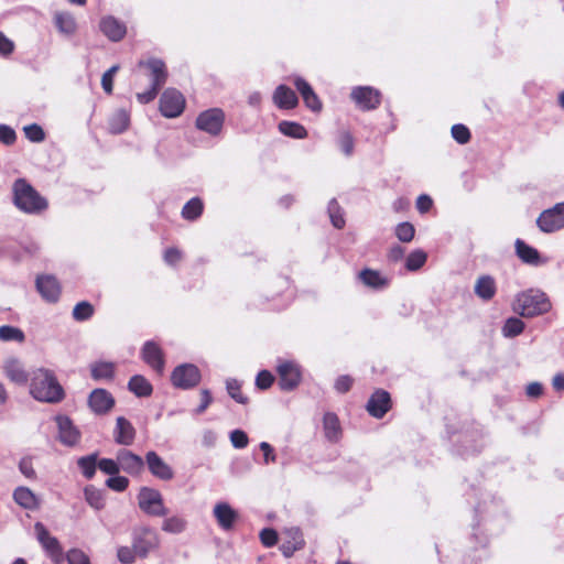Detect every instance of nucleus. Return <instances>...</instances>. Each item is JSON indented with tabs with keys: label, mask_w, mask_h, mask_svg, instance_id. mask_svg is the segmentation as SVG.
<instances>
[{
	"label": "nucleus",
	"mask_w": 564,
	"mask_h": 564,
	"mask_svg": "<svg viewBox=\"0 0 564 564\" xmlns=\"http://www.w3.org/2000/svg\"><path fill=\"white\" fill-rule=\"evenodd\" d=\"M30 392L34 399L47 403H58L65 397L64 389L54 372L44 368L34 371Z\"/></svg>",
	"instance_id": "nucleus-1"
},
{
	"label": "nucleus",
	"mask_w": 564,
	"mask_h": 564,
	"mask_svg": "<svg viewBox=\"0 0 564 564\" xmlns=\"http://www.w3.org/2000/svg\"><path fill=\"white\" fill-rule=\"evenodd\" d=\"M14 206L30 215H39L46 210L48 203L26 180L18 178L12 185Z\"/></svg>",
	"instance_id": "nucleus-2"
},
{
	"label": "nucleus",
	"mask_w": 564,
	"mask_h": 564,
	"mask_svg": "<svg viewBox=\"0 0 564 564\" xmlns=\"http://www.w3.org/2000/svg\"><path fill=\"white\" fill-rule=\"evenodd\" d=\"M552 305L547 295L539 290H528L517 295L514 311L522 317L543 315Z\"/></svg>",
	"instance_id": "nucleus-3"
},
{
	"label": "nucleus",
	"mask_w": 564,
	"mask_h": 564,
	"mask_svg": "<svg viewBox=\"0 0 564 564\" xmlns=\"http://www.w3.org/2000/svg\"><path fill=\"white\" fill-rule=\"evenodd\" d=\"M131 543L138 553V557L145 558L160 546V536L156 530L149 525H140L132 529Z\"/></svg>",
	"instance_id": "nucleus-4"
},
{
	"label": "nucleus",
	"mask_w": 564,
	"mask_h": 564,
	"mask_svg": "<svg viewBox=\"0 0 564 564\" xmlns=\"http://www.w3.org/2000/svg\"><path fill=\"white\" fill-rule=\"evenodd\" d=\"M276 371L279 375V387L283 391H293L302 380L301 366L295 360H276Z\"/></svg>",
	"instance_id": "nucleus-5"
},
{
	"label": "nucleus",
	"mask_w": 564,
	"mask_h": 564,
	"mask_svg": "<svg viewBox=\"0 0 564 564\" xmlns=\"http://www.w3.org/2000/svg\"><path fill=\"white\" fill-rule=\"evenodd\" d=\"M139 508L149 516L163 517L167 509L163 503L161 492L154 488L142 487L138 494Z\"/></svg>",
	"instance_id": "nucleus-6"
},
{
	"label": "nucleus",
	"mask_w": 564,
	"mask_h": 564,
	"mask_svg": "<svg viewBox=\"0 0 564 564\" xmlns=\"http://www.w3.org/2000/svg\"><path fill=\"white\" fill-rule=\"evenodd\" d=\"M225 118L226 116L223 109L210 108L202 111L197 116L195 126L198 130L212 137H217L223 131Z\"/></svg>",
	"instance_id": "nucleus-7"
},
{
	"label": "nucleus",
	"mask_w": 564,
	"mask_h": 564,
	"mask_svg": "<svg viewBox=\"0 0 564 564\" xmlns=\"http://www.w3.org/2000/svg\"><path fill=\"white\" fill-rule=\"evenodd\" d=\"M200 378V370L193 364L178 365L174 368L171 375L172 384L182 390H188L196 387L199 383Z\"/></svg>",
	"instance_id": "nucleus-8"
},
{
	"label": "nucleus",
	"mask_w": 564,
	"mask_h": 564,
	"mask_svg": "<svg viewBox=\"0 0 564 564\" xmlns=\"http://www.w3.org/2000/svg\"><path fill=\"white\" fill-rule=\"evenodd\" d=\"M185 108L184 96L175 88H167L160 98V112L165 118H176Z\"/></svg>",
	"instance_id": "nucleus-9"
},
{
	"label": "nucleus",
	"mask_w": 564,
	"mask_h": 564,
	"mask_svg": "<svg viewBox=\"0 0 564 564\" xmlns=\"http://www.w3.org/2000/svg\"><path fill=\"white\" fill-rule=\"evenodd\" d=\"M541 231L550 234L564 228V202L543 210L536 219Z\"/></svg>",
	"instance_id": "nucleus-10"
},
{
	"label": "nucleus",
	"mask_w": 564,
	"mask_h": 564,
	"mask_svg": "<svg viewBox=\"0 0 564 564\" xmlns=\"http://www.w3.org/2000/svg\"><path fill=\"white\" fill-rule=\"evenodd\" d=\"M350 98L362 111L375 110L381 104V93L371 86L354 87Z\"/></svg>",
	"instance_id": "nucleus-11"
},
{
	"label": "nucleus",
	"mask_w": 564,
	"mask_h": 564,
	"mask_svg": "<svg viewBox=\"0 0 564 564\" xmlns=\"http://www.w3.org/2000/svg\"><path fill=\"white\" fill-rule=\"evenodd\" d=\"M36 539L53 562L59 563L63 560V549L59 541L52 536L42 522L34 524Z\"/></svg>",
	"instance_id": "nucleus-12"
},
{
	"label": "nucleus",
	"mask_w": 564,
	"mask_h": 564,
	"mask_svg": "<svg viewBox=\"0 0 564 564\" xmlns=\"http://www.w3.org/2000/svg\"><path fill=\"white\" fill-rule=\"evenodd\" d=\"M88 406L96 415L109 413L116 404L112 394L102 388L94 389L88 395Z\"/></svg>",
	"instance_id": "nucleus-13"
},
{
	"label": "nucleus",
	"mask_w": 564,
	"mask_h": 564,
	"mask_svg": "<svg viewBox=\"0 0 564 564\" xmlns=\"http://www.w3.org/2000/svg\"><path fill=\"white\" fill-rule=\"evenodd\" d=\"M35 286L44 301L48 303H56L59 300L62 288L54 275H37Z\"/></svg>",
	"instance_id": "nucleus-14"
},
{
	"label": "nucleus",
	"mask_w": 564,
	"mask_h": 564,
	"mask_svg": "<svg viewBox=\"0 0 564 564\" xmlns=\"http://www.w3.org/2000/svg\"><path fill=\"white\" fill-rule=\"evenodd\" d=\"M55 422L58 429V441L63 445L72 447L79 443L80 432L68 416L57 415Z\"/></svg>",
	"instance_id": "nucleus-15"
},
{
	"label": "nucleus",
	"mask_w": 564,
	"mask_h": 564,
	"mask_svg": "<svg viewBox=\"0 0 564 564\" xmlns=\"http://www.w3.org/2000/svg\"><path fill=\"white\" fill-rule=\"evenodd\" d=\"M366 409L368 413L376 417L381 419L391 409L390 393L383 389H377L369 398Z\"/></svg>",
	"instance_id": "nucleus-16"
},
{
	"label": "nucleus",
	"mask_w": 564,
	"mask_h": 564,
	"mask_svg": "<svg viewBox=\"0 0 564 564\" xmlns=\"http://www.w3.org/2000/svg\"><path fill=\"white\" fill-rule=\"evenodd\" d=\"M145 464L153 477L164 481L173 479V468L156 452L150 451L145 454Z\"/></svg>",
	"instance_id": "nucleus-17"
},
{
	"label": "nucleus",
	"mask_w": 564,
	"mask_h": 564,
	"mask_svg": "<svg viewBox=\"0 0 564 564\" xmlns=\"http://www.w3.org/2000/svg\"><path fill=\"white\" fill-rule=\"evenodd\" d=\"M117 458L119 459L120 470L131 476H138L144 469L145 460L129 449H119L117 452Z\"/></svg>",
	"instance_id": "nucleus-18"
},
{
	"label": "nucleus",
	"mask_w": 564,
	"mask_h": 564,
	"mask_svg": "<svg viewBox=\"0 0 564 564\" xmlns=\"http://www.w3.org/2000/svg\"><path fill=\"white\" fill-rule=\"evenodd\" d=\"M141 357L143 361L158 373L163 372L165 364L164 356L162 349L156 343L152 340L145 341L141 349Z\"/></svg>",
	"instance_id": "nucleus-19"
},
{
	"label": "nucleus",
	"mask_w": 564,
	"mask_h": 564,
	"mask_svg": "<svg viewBox=\"0 0 564 564\" xmlns=\"http://www.w3.org/2000/svg\"><path fill=\"white\" fill-rule=\"evenodd\" d=\"M139 65L148 69V76L150 78L151 85L161 89L167 79L165 63L160 58L153 57L147 61H141Z\"/></svg>",
	"instance_id": "nucleus-20"
},
{
	"label": "nucleus",
	"mask_w": 564,
	"mask_h": 564,
	"mask_svg": "<svg viewBox=\"0 0 564 564\" xmlns=\"http://www.w3.org/2000/svg\"><path fill=\"white\" fill-rule=\"evenodd\" d=\"M213 514L217 524L224 531L232 530L239 518L238 512L228 502L216 503L213 509Z\"/></svg>",
	"instance_id": "nucleus-21"
},
{
	"label": "nucleus",
	"mask_w": 564,
	"mask_h": 564,
	"mask_svg": "<svg viewBox=\"0 0 564 564\" xmlns=\"http://www.w3.org/2000/svg\"><path fill=\"white\" fill-rule=\"evenodd\" d=\"M514 249L517 257L525 264L539 267L547 262L546 259L541 257L540 252L535 248L531 247L520 238L516 239Z\"/></svg>",
	"instance_id": "nucleus-22"
},
{
	"label": "nucleus",
	"mask_w": 564,
	"mask_h": 564,
	"mask_svg": "<svg viewBox=\"0 0 564 564\" xmlns=\"http://www.w3.org/2000/svg\"><path fill=\"white\" fill-rule=\"evenodd\" d=\"M358 279L365 286H367L371 290H375V291H382V290L387 289L390 284L389 276L382 274L378 270H373L370 268H366V269L361 270L358 273Z\"/></svg>",
	"instance_id": "nucleus-23"
},
{
	"label": "nucleus",
	"mask_w": 564,
	"mask_h": 564,
	"mask_svg": "<svg viewBox=\"0 0 564 564\" xmlns=\"http://www.w3.org/2000/svg\"><path fill=\"white\" fill-rule=\"evenodd\" d=\"M273 104L282 110L294 109L299 105V98L294 90L286 85H279L272 94Z\"/></svg>",
	"instance_id": "nucleus-24"
},
{
	"label": "nucleus",
	"mask_w": 564,
	"mask_h": 564,
	"mask_svg": "<svg viewBox=\"0 0 564 564\" xmlns=\"http://www.w3.org/2000/svg\"><path fill=\"white\" fill-rule=\"evenodd\" d=\"M99 26L100 31L112 42L121 41L127 33L126 24L112 15L102 18Z\"/></svg>",
	"instance_id": "nucleus-25"
},
{
	"label": "nucleus",
	"mask_w": 564,
	"mask_h": 564,
	"mask_svg": "<svg viewBox=\"0 0 564 564\" xmlns=\"http://www.w3.org/2000/svg\"><path fill=\"white\" fill-rule=\"evenodd\" d=\"M135 429L123 416H118L116 420V426L113 430V440L119 445L129 446L134 442Z\"/></svg>",
	"instance_id": "nucleus-26"
},
{
	"label": "nucleus",
	"mask_w": 564,
	"mask_h": 564,
	"mask_svg": "<svg viewBox=\"0 0 564 564\" xmlns=\"http://www.w3.org/2000/svg\"><path fill=\"white\" fill-rule=\"evenodd\" d=\"M12 497L14 502L25 510L34 511L40 508V498L29 487H17Z\"/></svg>",
	"instance_id": "nucleus-27"
},
{
	"label": "nucleus",
	"mask_w": 564,
	"mask_h": 564,
	"mask_svg": "<svg viewBox=\"0 0 564 564\" xmlns=\"http://www.w3.org/2000/svg\"><path fill=\"white\" fill-rule=\"evenodd\" d=\"M3 371L6 376L17 384H24L28 381V373L18 358H8L3 364Z\"/></svg>",
	"instance_id": "nucleus-28"
},
{
	"label": "nucleus",
	"mask_w": 564,
	"mask_h": 564,
	"mask_svg": "<svg viewBox=\"0 0 564 564\" xmlns=\"http://www.w3.org/2000/svg\"><path fill=\"white\" fill-rule=\"evenodd\" d=\"M497 291L496 281L491 275H480L475 283L474 292L482 301H490Z\"/></svg>",
	"instance_id": "nucleus-29"
},
{
	"label": "nucleus",
	"mask_w": 564,
	"mask_h": 564,
	"mask_svg": "<svg viewBox=\"0 0 564 564\" xmlns=\"http://www.w3.org/2000/svg\"><path fill=\"white\" fill-rule=\"evenodd\" d=\"M289 540L280 545V550L285 557H291L296 551L304 547V539L299 528H292L288 531Z\"/></svg>",
	"instance_id": "nucleus-30"
},
{
	"label": "nucleus",
	"mask_w": 564,
	"mask_h": 564,
	"mask_svg": "<svg viewBox=\"0 0 564 564\" xmlns=\"http://www.w3.org/2000/svg\"><path fill=\"white\" fill-rule=\"evenodd\" d=\"M325 437L336 443L341 437V426L338 416L334 412H326L323 417Z\"/></svg>",
	"instance_id": "nucleus-31"
},
{
	"label": "nucleus",
	"mask_w": 564,
	"mask_h": 564,
	"mask_svg": "<svg viewBox=\"0 0 564 564\" xmlns=\"http://www.w3.org/2000/svg\"><path fill=\"white\" fill-rule=\"evenodd\" d=\"M109 131L113 134L124 132L130 124V113L123 108L116 110L109 118Z\"/></svg>",
	"instance_id": "nucleus-32"
},
{
	"label": "nucleus",
	"mask_w": 564,
	"mask_h": 564,
	"mask_svg": "<svg viewBox=\"0 0 564 564\" xmlns=\"http://www.w3.org/2000/svg\"><path fill=\"white\" fill-rule=\"evenodd\" d=\"M90 376L95 381L112 380L115 364L111 361H96L90 365Z\"/></svg>",
	"instance_id": "nucleus-33"
},
{
	"label": "nucleus",
	"mask_w": 564,
	"mask_h": 564,
	"mask_svg": "<svg viewBox=\"0 0 564 564\" xmlns=\"http://www.w3.org/2000/svg\"><path fill=\"white\" fill-rule=\"evenodd\" d=\"M128 389L139 398L150 397L152 394V384L141 375H134L128 382Z\"/></svg>",
	"instance_id": "nucleus-34"
},
{
	"label": "nucleus",
	"mask_w": 564,
	"mask_h": 564,
	"mask_svg": "<svg viewBox=\"0 0 564 564\" xmlns=\"http://www.w3.org/2000/svg\"><path fill=\"white\" fill-rule=\"evenodd\" d=\"M204 212V203L199 197H193L182 208L181 216L188 221L197 220Z\"/></svg>",
	"instance_id": "nucleus-35"
},
{
	"label": "nucleus",
	"mask_w": 564,
	"mask_h": 564,
	"mask_svg": "<svg viewBox=\"0 0 564 564\" xmlns=\"http://www.w3.org/2000/svg\"><path fill=\"white\" fill-rule=\"evenodd\" d=\"M279 131L289 138L305 139L307 130L305 127L296 121L283 120L278 124Z\"/></svg>",
	"instance_id": "nucleus-36"
},
{
	"label": "nucleus",
	"mask_w": 564,
	"mask_h": 564,
	"mask_svg": "<svg viewBox=\"0 0 564 564\" xmlns=\"http://www.w3.org/2000/svg\"><path fill=\"white\" fill-rule=\"evenodd\" d=\"M54 22L57 30L65 35H73L76 32V21L68 12H56Z\"/></svg>",
	"instance_id": "nucleus-37"
},
{
	"label": "nucleus",
	"mask_w": 564,
	"mask_h": 564,
	"mask_svg": "<svg viewBox=\"0 0 564 564\" xmlns=\"http://www.w3.org/2000/svg\"><path fill=\"white\" fill-rule=\"evenodd\" d=\"M77 466L86 479H93L98 467V454L93 453L77 459Z\"/></svg>",
	"instance_id": "nucleus-38"
},
{
	"label": "nucleus",
	"mask_w": 564,
	"mask_h": 564,
	"mask_svg": "<svg viewBox=\"0 0 564 564\" xmlns=\"http://www.w3.org/2000/svg\"><path fill=\"white\" fill-rule=\"evenodd\" d=\"M482 432L480 429L475 427L470 433L467 431L463 433V442L467 453H476L482 447Z\"/></svg>",
	"instance_id": "nucleus-39"
},
{
	"label": "nucleus",
	"mask_w": 564,
	"mask_h": 564,
	"mask_svg": "<svg viewBox=\"0 0 564 564\" xmlns=\"http://www.w3.org/2000/svg\"><path fill=\"white\" fill-rule=\"evenodd\" d=\"M187 522L180 516L165 518L162 523V531L170 534H181L186 530Z\"/></svg>",
	"instance_id": "nucleus-40"
},
{
	"label": "nucleus",
	"mask_w": 564,
	"mask_h": 564,
	"mask_svg": "<svg viewBox=\"0 0 564 564\" xmlns=\"http://www.w3.org/2000/svg\"><path fill=\"white\" fill-rule=\"evenodd\" d=\"M86 502L96 510H101L105 507L104 494L100 489L89 485L84 489Z\"/></svg>",
	"instance_id": "nucleus-41"
},
{
	"label": "nucleus",
	"mask_w": 564,
	"mask_h": 564,
	"mask_svg": "<svg viewBox=\"0 0 564 564\" xmlns=\"http://www.w3.org/2000/svg\"><path fill=\"white\" fill-rule=\"evenodd\" d=\"M525 324L518 317H509L506 319L501 333L506 338L519 336L524 330Z\"/></svg>",
	"instance_id": "nucleus-42"
},
{
	"label": "nucleus",
	"mask_w": 564,
	"mask_h": 564,
	"mask_svg": "<svg viewBox=\"0 0 564 564\" xmlns=\"http://www.w3.org/2000/svg\"><path fill=\"white\" fill-rule=\"evenodd\" d=\"M327 213L335 228L341 229L345 226L343 209L335 198L329 200L327 206Z\"/></svg>",
	"instance_id": "nucleus-43"
},
{
	"label": "nucleus",
	"mask_w": 564,
	"mask_h": 564,
	"mask_svg": "<svg viewBox=\"0 0 564 564\" xmlns=\"http://www.w3.org/2000/svg\"><path fill=\"white\" fill-rule=\"evenodd\" d=\"M426 259H427L426 252H424L421 249H416V250L412 251L406 257L405 268L409 271H416V270L421 269L425 264Z\"/></svg>",
	"instance_id": "nucleus-44"
},
{
	"label": "nucleus",
	"mask_w": 564,
	"mask_h": 564,
	"mask_svg": "<svg viewBox=\"0 0 564 564\" xmlns=\"http://www.w3.org/2000/svg\"><path fill=\"white\" fill-rule=\"evenodd\" d=\"M0 339L2 341L23 343L25 339V335L18 327L4 325L0 327Z\"/></svg>",
	"instance_id": "nucleus-45"
},
{
	"label": "nucleus",
	"mask_w": 564,
	"mask_h": 564,
	"mask_svg": "<svg viewBox=\"0 0 564 564\" xmlns=\"http://www.w3.org/2000/svg\"><path fill=\"white\" fill-rule=\"evenodd\" d=\"M226 390L230 398L240 404H247L248 398L241 392V383L237 379L229 378L226 380Z\"/></svg>",
	"instance_id": "nucleus-46"
},
{
	"label": "nucleus",
	"mask_w": 564,
	"mask_h": 564,
	"mask_svg": "<svg viewBox=\"0 0 564 564\" xmlns=\"http://www.w3.org/2000/svg\"><path fill=\"white\" fill-rule=\"evenodd\" d=\"M93 314L94 306L87 301L77 303L73 308V318L77 322L88 321Z\"/></svg>",
	"instance_id": "nucleus-47"
},
{
	"label": "nucleus",
	"mask_w": 564,
	"mask_h": 564,
	"mask_svg": "<svg viewBox=\"0 0 564 564\" xmlns=\"http://www.w3.org/2000/svg\"><path fill=\"white\" fill-rule=\"evenodd\" d=\"M414 226L408 221L401 223L395 228V236L402 242H410L414 238Z\"/></svg>",
	"instance_id": "nucleus-48"
},
{
	"label": "nucleus",
	"mask_w": 564,
	"mask_h": 564,
	"mask_svg": "<svg viewBox=\"0 0 564 564\" xmlns=\"http://www.w3.org/2000/svg\"><path fill=\"white\" fill-rule=\"evenodd\" d=\"M25 138L31 142H42L45 139L44 130L37 123H31L23 128Z\"/></svg>",
	"instance_id": "nucleus-49"
},
{
	"label": "nucleus",
	"mask_w": 564,
	"mask_h": 564,
	"mask_svg": "<svg viewBox=\"0 0 564 564\" xmlns=\"http://www.w3.org/2000/svg\"><path fill=\"white\" fill-rule=\"evenodd\" d=\"M451 133L453 139L459 144H466L470 140V131L465 124H454L451 129Z\"/></svg>",
	"instance_id": "nucleus-50"
},
{
	"label": "nucleus",
	"mask_w": 564,
	"mask_h": 564,
	"mask_svg": "<svg viewBox=\"0 0 564 564\" xmlns=\"http://www.w3.org/2000/svg\"><path fill=\"white\" fill-rule=\"evenodd\" d=\"M98 468L109 476H116L120 471L119 459L101 458L98 460Z\"/></svg>",
	"instance_id": "nucleus-51"
},
{
	"label": "nucleus",
	"mask_w": 564,
	"mask_h": 564,
	"mask_svg": "<svg viewBox=\"0 0 564 564\" xmlns=\"http://www.w3.org/2000/svg\"><path fill=\"white\" fill-rule=\"evenodd\" d=\"M19 470L28 479L35 480L37 478L31 456H25L20 459Z\"/></svg>",
	"instance_id": "nucleus-52"
},
{
	"label": "nucleus",
	"mask_w": 564,
	"mask_h": 564,
	"mask_svg": "<svg viewBox=\"0 0 564 564\" xmlns=\"http://www.w3.org/2000/svg\"><path fill=\"white\" fill-rule=\"evenodd\" d=\"M106 486L113 491L122 492L128 488L129 479L117 474L116 476H110L106 480Z\"/></svg>",
	"instance_id": "nucleus-53"
},
{
	"label": "nucleus",
	"mask_w": 564,
	"mask_h": 564,
	"mask_svg": "<svg viewBox=\"0 0 564 564\" xmlns=\"http://www.w3.org/2000/svg\"><path fill=\"white\" fill-rule=\"evenodd\" d=\"M138 556L137 551L134 550V546H120L117 550V557L118 561L122 564H132L135 561V557Z\"/></svg>",
	"instance_id": "nucleus-54"
},
{
	"label": "nucleus",
	"mask_w": 564,
	"mask_h": 564,
	"mask_svg": "<svg viewBox=\"0 0 564 564\" xmlns=\"http://www.w3.org/2000/svg\"><path fill=\"white\" fill-rule=\"evenodd\" d=\"M338 144L343 153L347 156L351 155L354 152V138L350 132L344 131L339 135Z\"/></svg>",
	"instance_id": "nucleus-55"
},
{
	"label": "nucleus",
	"mask_w": 564,
	"mask_h": 564,
	"mask_svg": "<svg viewBox=\"0 0 564 564\" xmlns=\"http://www.w3.org/2000/svg\"><path fill=\"white\" fill-rule=\"evenodd\" d=\"M119 66L113 65L107 72L102 74L101 86L105 93L111 94L113 88V76L118 72Z\"/></svg>",
	"instance_id": "nucleus-56"
},
{
	"label": "nucleus",
	"mask_w": 564,
	"mask_h": 564,
	"mask_svg": "<svg viewBox=\"0 0 564 564\" xmlns=\"http://www.w3.org/2000/svg\"><path fill=\"white\" fill-rule=\"evenodd\" d=\"M274 381L273 375L269 370H261L256 377V386L260 390L269 389Z\"/></svg>",
	"instance_id": "nucleus-57"
},
{
	"label": "nucleus",
	"mask_w": 564,
	"mask_h": 564,
	"mask_svg": "<svg viewBox=\"0 0 564 564\" xmlns=\"http://www.w3.org/2000/svg\"><path fill=\"white\" fill-rule=\"evenodd\" d=\"M230 442L235 448H245L249 443L248 435L242 430H234L230 433Z\"/></svg>",
	"instance_id": "nucleus-58"
},
{
	"label": "nucleus",
	"mask_w": 564,
	"mask_h": 564,
	"mask_svg": "<svg viewBox=\"0 0 564 564\" xmlns=\"http://www.w3.org/2000/svg\"><path fill=\"white\" fill-rule=\"evenodd\" d=\"M68 564H90L89 557L78 549H72L66 554Z\"/></svg>",
	"instance_id": "nucleus-59"
},
{
	"label": "nucleus",
	"mask_w": 564,
	"mask_h": 564,
	"mask_svg": "<svg viewBox=\"0 0 564 564\" xmlns=\"http://www.w3.org/2000/svg\"><path fill=\"white\" fill-rule=\"evenodd\" d=\"M292 83L296 90L299 91V94L301 95L302 99L304 98V96H308L314 91L311 84L301 76H293Z\"/></svg>",
	"instance_id": "nucleus-60"
},
{
	"label": "nucleus",
	"mask_w": 564,
	"mask_h": 564,
	"mask_svg": "<svg viewBox=\"0 0 564 564\" xmlns=\"http://www.w3.org/2000/svg\"><path fill=\"white\" fill-rule=\"evenodd\" d=\"M15 140H17V133L13 130V128H11L8 124L1 123L0 124V141L6 145H11L15 142Z\"/></svg>",
	"instance_id": "nucleus-61"
},
{
	"label": "nucleus",
	"mask_w": 564,
	"mask_h": 564,
	"mask_svg": "<svg viewBox=\"0 0 564 564\" xmlns=\"http://www.w3.org/2000/svg\"><path fill=\"white\" fill-rule=\"evenodd\" d=\"M260 540L264 546L271 547L278 542V533L274 529L265 528L260 532Z\"/></svg>",
	"instance_id": "nucleus-62"
},
{
	"label": "nucleus",
	"mask_w": 564,
	"mask_h": 564,
	"mask_svg": "<svg viewBox=\"0 0 564 564\" xmlns=\"http://www.w3.org/2000/svg\"><path fill=\"white\" fill-rule=\"evenodd\" d=\"M354 379L348 375L339 376L334 383V389L338 393H346L350 390Z\"/></svg>",
	"instance_id": "nucleus-63"
},
{
	"label": "nucleus",
	"mask_w": 564,
	"mask_h": 564,
	"mask_svg": "<svg viewBox=\"0 0 564 564\" xmlns=\"http://www.w3.org/2000/svg\"><path fill=\"white\" fill-rule=\"evenodd\" d=\"M159 91H160V88L150 85L149 89H147L145 91H142V93H138L135 97L140 104L147 105L156 98Z\"/></svg>",
	"instance_id": "nucleus-64"
}]
</instances>
